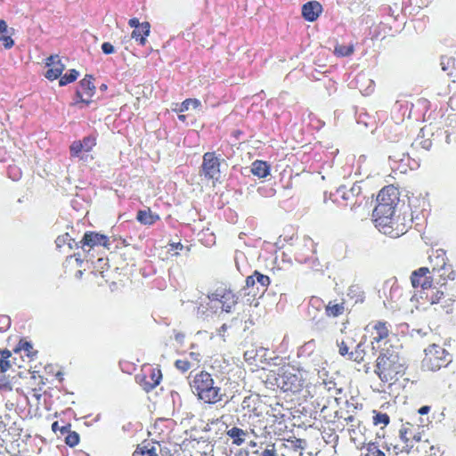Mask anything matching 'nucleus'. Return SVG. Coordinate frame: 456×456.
<instances>
[{"instance_id":"423d86ee","label":"nucleus","mask_w":456,"mask_h":456,"mask_svg":"<svg viewBox=\"0 0 456 456\" xmlns=\"http://www.w3.org/2000/svg\"><path fill=\"white\" fill-rule=\"evenodd\" d=\"M428 262L430 272L433 275L441 279L442 281H444L445 285H447L448 281L456 279V272L452 265L450 264L445 250L442 248L432 250L428 256Z\"/></svg>"},{"instance_id":"72a5a7b5","label":"nucleus","mask_w":456,"mask_h":456,"mask_svg":"<svg viewBox=\"0 0 456 456\" xmlns=\"http://www.w3.org/2000/svg\"><path fill=\"white\" fill-rule=\"evenodd\" d=\"M64 69H65V65L63 63L57 62L56 67L50 68L46 71L45 76L46 78H48L50 80H54L56 78H59L61 76Z\"/></svg>"},{"instance_id":"9d476101","label":"nucleus","mask_w":456,"mask_h":456,"mask_svg":"<svg viewBox=\"0 0 456 456\" xmlns=\"http://www.w3.org/2000/svg\"><path fill=\"white\" fill-rule=\"evenodd\" d=\"M221 155L216 152H207L203 156L201 167L204 175L211 179H218L220 175Z\"/></svg>"},{"instance_id":"58836bf2","label":"nucleus","mask_w":456,"mask_h":456,"mask_svg":"<svg viewBox=\"0 0 456 456\" xmlns=\"http://www.w3.org/2000/svg\"><path fill=\"white\" fill-rule=\"evenodd\" d=\"M65 435H67L65 437V442L69 446L74 447L79 443V436L77 432H71L69 430V433H66Z\"/></svg>"},{"instance_id":"cd10ccee","label":"nucleus","mask_w":456,"mask_h":456,"mask_svg":"<svg viewBox=\"0 0 456 456\" xmlns=\"http://www.w3.org/2000/svg\"><path fill=\"white\" fill-rule=\"evenodd\" d=\"M158 218L159 216L153 215L150 208L139 210L136 216V219L142 224H152Z\"/></svg>"},{"instance_id":"2eb2a0df","label":"nucleus","mask_w":456,"mask_h":456,"mask_svg":"<svg viewBox=\"0 0 456 456\" xmlns=\"http://www.w3.org/2000/svg\"><path fill=\"white\" fill-rule=\"evenodd\" d=\"M322 12V4L317 1H310L302 6V16L307 21H315Z\"/></svg>"},{"instance_id":"f03ea898","label":"nucleus","mask_w":456,"mask_h":456,"mask_svg":"<svg viewBox=\"0 0 456 456\" xmlns=\"http://www.w3.org/2000/svg\"><path fill=\"white\" fill-rule=\"evenodd\" d=\"M406 371L403 359L398 352L382 348L376 359L374 372L384 386L391 387L403 378Z\"/></svg>"},{"instance_id":"e433bc0d","label":"nucleus","mask_w":456,"mask_h":456,"mask_svg":"<svg viewBox=\"0 0 456 456\" xmlns=\"http://www.w3.org/2000/svg\"><path fill=\"white\" fill-rule=\"evenodd\" d=\"M72 242H75L73 239L70 238L69 233H65L64 235L58 236L55 240V244L57 248H61L63 245L68 244L69 248H72Z\"/></svg>"},{"instance_id":"a878e982","label":"nucleus","mask_w":456,"mask_h":456,"mask_svg":"<svg viewBox=\"0 0 456 456\" xmlns=\"http://www.w3.org/2000/svg\"><path fill=\"white\" fill-rule=\"evenodd\" d=\"M360 456H386L377 443L370 442L361 448Z\"/></svg>"},{"instance_id":"6e6d98bb","label":"nucleus","mask_w":456,"mask_h":456,"mask_svg":"<svg viewBox=\"0 0 456 456\" xmlns=\"http://www.w3.org/2000/svg\"><path fill=\"white\" fill-rule=\"evenodd\" d=\"M159 456H169V451L167 448H162L159 444V448H158Z\"/></svg>"},{"instance_id":"39448f33","label":"nucleus","mask_w":456,"mask_h":456,"mask_svg":"<svg viewBox=\"0 0 456 456\" xmlns=\"http://www.w3.org/2000/svg\"><path fill=\"white\" fill-rule=\"evenodd\" d=\"M364 338L368 339L372 349H380L390 342L393 336L392 325L382 320L370 321L364 328Z\"/></svg>"},{"instance_id":"774afa93","label":"nucleus","mask_w":456,"mask_h":456,"mask_svg":"<svg viewBox=\"0 0 456 456\" xmlns=\"http://www.w3.org/2000/svg\"><path fill=\"white\" fill-rule=\"evenodd\" d=\"M455 298H456V295L455 294H452L451 297H449L448 301L452 303V302L455 301Z\"/></svg>"},{"instance_id":"603ef678","label":"nucleus","mask_w":456,"mask_h":456,"mask_svg":"<svg viewBox=\"0 0 456 456\" xmlns=\"http://www.w3.org/2000/svg\"><path fill=\"white\" fill-rule=\"evenodd\" d=\"M0 388L12 389L5 376H0Z\"/></svg>"},{"instance_id":"bb28decb","label":"nucleus","mask_w":456,"mask_h":456,"mask_svg":"<svg viewBox=\"0 0 456 456\" xmlns=\"http://www.w3.org/2000/svg\"><path fill=\"white\" fill-rule=\"evenodd\" d=\"M395 216H396V214L395 215H392V216H383V217H380V218L373 219L375 226L382 233H391L392 231H394V230L393 229H391V230L388 229L389 228L388 224L391 223V221L393 220V218Z\"/></svg>"},{"instance_id":"49530a36","label":"nucleus","mask_w":456,"mask_h":456,"mask_svg":"<svg viewBox=\"0 0 456 456\" xmlns=\"http://www.w3.org/2000/svg\"><path fill=\"white\" fill-rule=\"evenodd\" d=\"M338 352H339L340 355L346 356L350 354L349 346H348L347 342H346L345 340H342L341 342H339L338 344Z\"/></svg>"},{"instance_id":"a19ab883","label":"nucleus","mask_w":456,"mask_h":456,"mask_svg":"<svg viewBox=\"0 0 456 456\" xmlns=\"http://www.w3.org/2000/svg\"><path fill=\"white\" fill-rule=\"evenodd\" d=\"M254 276H256V281L265 289H266L271 283L269 276L265 275L256 270L254 271Z\"/></svg>"},{"instance_id":"6ab92c4d","label":"nucleus","mask_w":456,"mask_h":456,"mask_svg":"<svg viewBox=\"0 0 456 456\" xmlns=\"http://www.w3.org/2000/svg\"><path fill=\"white\" fill-rule=\"evenodd\" d=\"M13 32L14 29L9 28L5 20H0V41L3 42L6 49L11 48L14 45V41L12 39Z\"/></svg>"},{"instance_id":"4d7b16f0","label":"nucleus","mask_w":456,"mask_h":456,"mask_svg":"<svg viewBox=\"0 0 456 456\" xmlns=\"http://www.w3.org/2000/svg\"><path fill=\"white\" fill-rule=\"evenodd\" d=\"M448 104L451 107V109L456 110V95L450 97Z\"/></svg>"},{"instance_id":"5fc2aeb1","label":"nucleus","mask_w":456,"mask_h":456,"mask_svg":"<svg viewBox=\"0 0 456 456\" xmlns=\"http://www.w3.org/2000/svg\"><path fill=\"white\" fill-rule=\"evenodd\" d=\"M129 26L134 28H137L140 27L142 23L139 22V20L137 18H133L128 22Z\"/></svg>"},{"instance_id":"aec40b11","label":"nucleus","mask_w":456,"mask_h":456,"mask_svg":"<svg viewBox=\"0 0 456 456\" xmlns=\"http://www.w3.org/2000/svg\"><path fill=\"white\" fill-rule=\"evenodd\" d=\"M251 173L258 178H265L270 175V166L266 161L256 159L252 163Z\"/></svg>"},{"instance_id":"ea45409f","label":"nucleus","mask_w":456,"mask_h":456,"mask_svg":"<svg viewBox=\"0 0 456 456\" xmlns=\"http://www.w3.org/2000/svg\"><path fill=\"white\" fill-rule=\"evenodd\" d=\"M70 151H71L72 156L79 157V154L82 153L83 155L80 156V159H86V157H84L85 154H84V150H83V145L81 143V141L74 142L70 146Z\"/></svg>"},{"instance_id":"09e8293b","label":"nucleus","mask_w":456,"mask_h":456,"mask_svg":"<svg viewBox=\"0 0 456 456\" xmlns=\"http://www.w3.org/2000/svg\"><path fill=\"white\" fill-rule=\"evenodd\" d=\"M102 51L105 54H111L114 53L115 49L110 43L105 42L102 45Z\"/></svg>"},{"instance_id":"f257e3e1","label":"nucleus","mask_w":456,"mask_h":456,"mask_svg":"<svg viewBox=\"0 0 456 456\" xmlns=\"http://www.w3.org/2000/svg\"><path fill=\"white\" fill-rule=\"evenodd\" d=\"M411 286L418 289H420L425 299L430 305L443 304L446 302L447 285L441 279L430 272L429 267H419L414 270L411 274Z\"/></svg>"},{"instance_id":"79ce46f5","label":"nucleus","mask_w":456,"mask_h":456,"mask_svg":"<svg viewBox=\"0 0 456 456\" xmlns=\"http://www.w3.org/2000/svg\"><path fill=\"white\" fill-rule=\"evenodd\" d=\"M424 456H444V451L439 445L431 444L428 450L425 451Z\"/></svg>"},{"instance_id":"8fccbe9b","label":"nucleus","mask_w":456,"mask_h":456,"mask_svg":"<svg viewBox=\"0 0 456 456\" xmlns=\"http://www.w3.org/2000/svg\"><path fill=\"white\" fill-rule=\"evenodd\" d=\"M11 367L10 361L8 359H0V371L5 372Z\"/></svg>"},{"instance_id":"a211bd4d","label":"nucleus","mask_w":456,"mask_h":456,"mask_svg":"<svg viewBox=\"0 0 456 456\" xmlns=\"http://www.w3.org/2000/svg\"><path fill=\"white\" fill-rule=\"evenodd\" d=\"M228 437L232 440L233 444L241 445L249 437V432L238 427H232L226 432Z\"/></svg>"},{"instance_id":"b1692460","label":"nucleus","mask_w":456,"mask_h":456,"mask_svg":"<svg viewBox=\"0 0 456 456\" xmlns=\"http://www.w3.org/2000/svg\"><path fill=\"white\" fill-rule=\"evenodd\" d=\"M347 297L354 301V304H362L365 301V293L358 284H352L347 289Z\"/></svg>"},{"instance_id":"680f3d73","label":"nucleus","mask_w":456,"mask_h":456,"mask_svg":"<svg viewBox=\"0 0 456 456\" xmlns=\"http://www.w3.org/2000/svg\"><path fill=\"white\" fill-rule=\"evenodd\" d=\"M209 236L211 237V239L206 243L207 245H210V244H213L215 243V236L213 233H209Z\"/></svg>"},{"instance_id":"412c9836","label":"nucleus","mask_w":456,"mask_h":456,"mask_svg":"<svg viewBox=\"0 0 456 456\" xmlns=\"http://www.w3.org/2000/svg\"><path fill=\"white\" fill-rule=\"evenodd\" d=\"M161 379L162 374L159 370H151L150 380L144 378L141 383V386L146 392H150L160 383Z\"/></svg>"},{"instance_id":"13d9d810","label":"nucleus","mask_w":456,"mask_h":456,"mask_svg":"<svg viewBox=\"0 0 456 456\" xmlns=\"http://www.w3.org/2000/svg\"><path fill=\"white\" fill-rule=\"evenodd\" d=\"M170 251H173V250H176L178 248L182 249L183 248V246L180 243V242H177V243H170Z\"/></svg>"},{"instance_id":"864d4df0","label":"nucleus","mask_w":456,"mask_h":456,"mask_svg":"<svg viewBox=\"0 0 456 456\" xmlns=\"http://www.w3.org/2000/svg\"><path fill=\"white\" fill-rule=\"evenodd\" d=\"M431 410V407L428 406V405H424L422 407H420L419 410H418V413L419 415H426L428 414Z\"/></svg>"},{"instance_id":"e2e57ef3","label":"nucleus","mask_w":456,"mask_h":456,"mask_svg":"<svg viewBox=\"0 0 456 456\" xmlns=\"http://www.w3.org/2000/svg\"><path fill=\"white\" fill-rule=\"evenodd\" d=\"M83 273H83V271H82V270H78V271L76 273L75 277H76L77 279H81V278H82V276H83Z\"/></svg>"},{"instance_id":"4be33fe9","label":"nucleus","mask_w":456,"mask_h":456,"mask_svg":"<svg viewBox=\"0 0 456 456\" xmlns=\"http://www.w3.org/2000/svg\"><path fill=\"white\" fill-rule=\"evenodd\" d=\"M158 448H159V443L144 442L137 446L135 453L145 456H159Z\"/></svg>"},{"instance_id":"3c124183","label":"nucleus","mask_w":456,"mask_h":456,"mask_svg":"<svg viewBox=\"0 0 456 456\" xmlns=\"http://www.w3.org/2000/svg\"><path fill=\"white\" fill-rule=\"evenodd\" d=\"M256 276H254V273L248 276L246 278V281H245V283H246V288H252L255 284H256Z\"/></svg>"},{"instance_id":"ddd939ff","label":"nucleus","mask_w":456,"mask_h":456,"mask_svg":"<svg viewBox=\"0 0 456 456\" xmlns=\"http://www.w3.org/2000/svg\"><path fill=\"white\" fill-rule=\"evenodd\" d=\"M198 106L199 102L197 99H187L181 103L179 108H176L174 110L177 112H187V114H180L178 116L180 120L185 121L187 118H190L191 123H195L196 118L192 112L198 111Z\"/></svg>"},{"instance_id":"f3484780","label":"nucleus","mask_w":456,"mask_h":456,"mask_svg":"<svg viewBox=\"0 0 456 456\" xmlns=\"http://www.w3.org/2000/svg\"><path fill=\"white\" fill-rule=\"evenodd\" d=\"M324 310L327 317L337 318L342 316L346 311V301L344 299L340 302L338 300H330L325 305Z\"/></svg>"},{"instance_id":"0e129e2a","label":"nucleus","mask_w":456,"mask_h":456,"mask_svg":"<svg viewBox=\"0 0 456 456\" xmlns=\"http://www.w3.org/2000/svg\"><path fill=\"white\" fill-rule=\"evenodd\" d=\"M345 420L346 422H353L354 420V417L353 415H349V416L345 418Z\"/></svg>"},{"instance_id":"c9c22d12","label":"nucleus","mask_w":456,"mask_h":456,"mask_svg":"<svg viewBox=\"0 0 456 456\" xmlns=\"http://www.w3.org/2000/svg\"><path fill=\"white\" fill-rule=\"evenodd\" d=\"M348 359L355 362L361 363L364 360V350L362 349L361 345H358L354 351L348 354Z\"/></svg>"},{"instance_id":"0eeeda50","label":"nucleus","mask_w":456,"mask_h":456,"mask_svg":"<svg viewBox=\"0 0 456 456\" xmlns=\"http://www.w3.org/2000/svg\"><path fill=\"white\" fill-rule=\"evenodd\" d=\"M208 305L213 310L230 313L238 303V297L227 284L217 286L215 290L208 295Z\"/></svg>"},{"instance_id":"5701e85b","label":"nucleus","mask_w":456,"mask_h":456,"mask_svg":"<svg viewBox=\"0 0 456 456\" xmlns=\"http://www.w3.org/2000/svg\"><path fill=\"white\" fill-rule=\"evenodd\" d=\"M151 31V25L149 22H142L139 28H134L131 34V37L139 41L141 45H144L146 42V37L149 36Z\"/></svg>"},{"instance_id":"c85d7f7f","label":"nucleus","mask_w":456,"mask_h":456,"mask_svg":"<svg viewBox=\"0 0 456 456\" xmlns=\"http://www.w3.org/2000/svg\"><path fill=\"white\" fill-rule=\"evenodd\" d=\"M372 414V423L374 426H380L383 428L390 423V417L387 413L373 410Z\"/></svg>"},{"instance_id":"7ed1b4c3","label":"nucleus","mask_w":456,"mask_h":456,"mask_svg":"<svg viewBox=\"0 0 456 456\" xmlns=\"http://www.w3.org/2000/svg\"><path fill=\"white\" fill-rule=\"evenodd\" d=\"M267 379L273 381L283 392L293 395L299 394L308 386L306 372L293 366H282L277 372L271 370Z\"/></svg>"},{"instance_id":"7c9ffc66","label":"nucleus","mask_w":456,"mask_h":456,"mask_svg":"<svg viewBox=\"0 0 456 456\" xmlns=\"http://www.w3.org/2000/svg\"><path fill=\"white\" fill-rule=\"evenodd\" d=\"M354 44L346 45H337L334 48V54L337 57H347L354 53Z\"/></svg>"},{"instance_id":"6e6552de","label":"nucleus","mask_w":456,"mask_h":456,"mask_svg":"<svg viewBox=\"0 0 456 456\" xmlns=\"http://www.w3.org/2000/svg\"><path fill=\"white\" fill-rule=\"evenodd\" d=\"M451 362L452 357L444 347L432 344L425 349L422 367L430 371H436L443 367H446Z\"/></svg>"},{"instance_id":"dca6fc26","label":"nucleus","mask_w":456,"mask_h":456,"mask_svg":"<svg viewBox=\"0 0 456 456\" xmlns=\"http://www.w3.org/2000/svg\"><path fill=\"white\" fill-rule=\"evenodd\" d=\"M389 230L393 229L391 233H384L385 235H387L391 238H398L402 235H403L407 230L408 226L405 221L404 216H401L400 215H396L391 223L388 224Z\"/></svg>"},{"instance_id":"393cba45","label":"nucleus","mask_w":456,"mask_h":456,"mask_svg":"<svg viewBox=\"0 0 456 456\" xmlns=\"http://www.w3.org/2000/svg\"><path fill=\"white\" fill-rule=\"evenodd\" d=\"M396 214V206H388L387 204H377L373 213V219L380 218L386 216H392Z\"/></svg>"},{"instance_id":"bf43d9fd","label":"nucleus","mask_w":456,"mask_h":456,"mask_svg":"<svg viewBox=\"0 0 456 456\" xmlns=\"http://www.w3.org/2000/svg\"><path fill=\"white\" fill-rule=\"evenodd\" d=\"M260 456H275V452L273 450L265 449Z\"/></svg>"},{"instance_id":"1a4fd4ad","label":"nucleus","mask_w":456,"mask_h":456,"mask_svg":"<svg viewBox=\"0 0 456 456\" xmlns=\"http://www.w3.org/2000/svg\"><path fill=\"white\" fill-rule=\"evenodd\" d=\"M219 392V387H213L210 374L201 371V400L207 403H216L221 400Z\"/></svg>"},{"instance_id":"de8ad7c7","label":"nucleus","mask_w":456,"mask_h":456,"mask_svg":"<svg viewBox=\"0 0 456 456\" xmlns=\"http://www.w3.org/2000/svg\"><path fill=\"white\" fill-rule=\"evenodd\" d=\"M32 348H33L32 347V344L30 342L20 340V343H19L18 349L19 350H24L25 352H27L28 353V356H30V350Z\"/></svg>"},{"instance_id":"c03bdc74","label":"nucleus","mask_w":456,"mask_h":456,"mask_svg":"<svg viewBox=\"0 0 456 456\" xmlns=\"http://www.w3.org/2000/svg\"><path fill=\"white\" fill-rule=\"evenodd\" d=\"M175 364V367L183 372L188 370L191 366V363L188 360H177Z\"/></svg>"},{"instance_id":"69168bd1","label":"nucleus","mask_w":456,"mask_h":456,"mask_svg":"<svg viewBox=\"0 0 456 456\" xmlns=\"http://www.w3.org/2000/svg\"><path fill=\"white\" fill-rule=\"evenodd\" d=\"M198 355H199V354H198L197 353H195V352H191V353L190 354V356H191L193 360H195V361H198Z\"/></svg>"},{"instance_id":"473e14b6","label":"nucleus","mask_w":456,"mask_h":456,"mask_svg":"<svg viewBox=\"0 0 456 456\" xmlns=\"http://www.w3.org/2000/svg\"><path fill=\"white\" fill-rule=\"evenodd\" d=\"M94 77L92 75H86V77L79 82L80 87L92 97L95 91V86L93 84Z\"/></svg>"},{"instance_id":"a18cd8bd","label":"nucleus","mask_w":456,"mask_h":456,"mask_svg":"<svg viewBox=\"0 0 456 456\" xmlns=\"http://www.w3.org/2000/svg\"><path fill=\"white\" fill-rule=\"evenodd\" d=\"M59 62V63H62L61 59L59 58V55L55 54V55H50L46 60H45V65L47 67H50V68H55L56 67V63Z\"/></svg>"},{"instance_id":"338daca9","label":"nucleus","mask_w":456,"mask_h":456,"mask_svg":"<svg viewBox=\"0 0 456 456\" xmlns=\"http://www.w3.org/2000/svg\"><path fill=\"white\" fill-rule=\"evenodd\" d=\"M76 96L78 99V101L81 102V98H83V96H82V94L80 93V91L77 90L76 92Z\"/></svg>"},{"instance_id":"2f4dec72","label":"nucleus","mask_w":456,"mask_h":456,"mask_svg":"<svg viewBox=\"0 0 456 456\" xmlns=\"http://www.w3.org/2000/svg\"><path fill=\"white\" fill-rule=\"evenodd\" d=\"M200 372L195 370L191 371L188 379L192 393L200 399Z\"/></svg>"},{"instance_id":"f8f14e48","label":"nucleus","mask_w":456,"mask_h":456,"mask_svg":"<svg viewBox=\"0 0 456 456\" xmlns=\"http://www.w3.org/2000/svg\"><path fill=\"white\" fill-rule=\"evenodd\" d=\"M399 202V192L394 185L383 187L378 194L377 204H387L388 206H397Z\"/></svg>"},{"instance_id":"052dcab7","label":"nucleus","mask_w":456,"mask_h":456,"mask_svg":"<svg viewBox=\"0 0 456 456\" xmlns=\"http://www.w3.org/2000/svg\"><path fill=\"white\" fill-rule=\"evenodd\" d=\"M12 355L11 352L7 349L3 350L1 352V359H9V357Z\"/></svg>"},{"instance_id":"f704fd0d","label":"nucleus","mask_w":456,"mask_h":456,"mask_svg":"<svg viewBox=\"0 0 456 456\" xmlns=\"http://www.w3.org/2000/svg\"><path fill=\"white\" fill-rule=\"evenodd\" d=\"M78 75V71L72 69L69 70V73H66L64 76L60 77L61 78L59 80V85L61 86H63L69 83L74 82L77 78Z\"/></svg>"},{"instance_id":"20e7f679","label":"nucleus","mask_w":456,"mask_h":456,"mask_svg":"<svg viewBox=\"0 0 456 456\" xmlns=\"http://www.w3.org/2000/svg\"><path fill=\"white\" fill-rule=\"evenodd\" d=\"M398 442L393 445L392 450L395 456H404L419 451V444L422 441V432L415 425L405 422L398 430Z\"/></svg>"},{"instance_id":"9b49d317","label":"nucleus","mask_w":456,"mask_h":456,"mask_svg":"<svg viewBox=\"0 0 456 456\" xmlns=\"http://www.w3.org/2000/svg\"><path fill=\"white\" fill-rule=\"evenodd\" d=\"M80 243L82 248H85V247L92 248L96 246H103L110 248V240L108 237L95 232H86Z\"/></svg>"},{"instance_id":"37998d69","label":"nucleus","mask_w":456,"mask_h":456,"mask_svg":"<svg viewBox=\"0 0 456 456\" xmlns=\"http://www.w3.org/2000/svg\"><path fill=\"white\" fill-rule=\"evenodd\" d=\"M69 429H70V424L60 426L58 421H54L52 424V430L54 433H57L59 431L61 435H65L66 433H69Z\"/></svg>"},{"instance_id":"4468645a","label":"nucleus","mask_w":456,"mask_h":456,"mask_svg":"<svg viewBox=\"0 0 456 456\" xmlns=\"http://www.w3.org/2000/svg\"><path fill=\"white\" fill-rule=\"evenodd\" d=\"M202 432L204 435H201V440L207 442L208 445L210 444L212 446V444L216 443L221 435V424L218 419L213 420L211 423L207 424Z\"/></svg>"},{"instance_id":"4c0bfd02","label":"nucleus","mask_w":456,"mask_h":456,"mask_svg":"<svg viewBox=\"0 0 456 456\" xmlns=\"http://www.w3.org/2000/svg\"><path fill=\"white\" fill-rule=\"evenodd\" d=\"M81 143L83 145L84 154H86V158H87V153H89L96 144L95 138L91 136L86 137L83 139Z\"/></svg>"},{"instance_id":"c756f323","label":"nucleus","mask_w":456,"mask_h":456,"mask_svg":"<svg viewBox=\"0 0 456 456\" xmlns=\"http://www.w3.org/2000/svg\"><path fill=\"white\" fill-rule=\"evenodd\" d=\"M456 61L455 59L452 56H443L441 59V66L443 70L446 71L450 77H455L456 74L453 73V69H456Z\"/></svg>"}]
</instances>
